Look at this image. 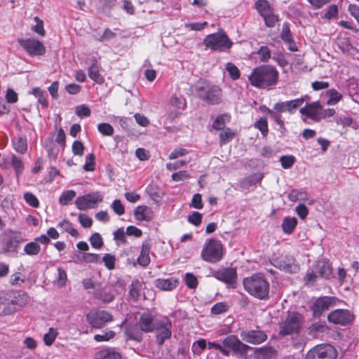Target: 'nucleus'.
Listing matches in <instances>:
<instances>
[{"instance_id":"f257e3e1","label":"nucleus","mask_w":359,"mask_h":359,"mask_svg":"<svg viewBox=\"0 0 359 359\" xmlns=\"http://www.w3.org/2000/svg\"><path fill=\"white\" fill-rule=\"evenodd\" d=\"M279 78L278 71L272 65H261L253 69L248 79L250 84L260 88L275 86Z\"/></svg>"},{"instance_id":"f03ea898","label":"nucleus","mask_w":359,"mask_h":359,"mask_svg":"<svg viewBox=\"0 0 359 359\" xmlns=\"http://www.w3.org/2000/svg\"><path fill=\"white\" fill-rule=\"evenodd\" d=\"M245 290L252 296L259 299L269 297V283L262 273H255L243 280Z\"/></svg>"},{"instance_id":"7ed1b4c3","label":"nucleus","mask_w":359,"mask_h":359,"mask_svg":"<svg viewBox=\"0 0 359 359\" xmlns=\"http://www.w3.org/2000/svg\"><path fill=\"white\" fill-rule=\"evenodd\" d=\"M303 319L302 314L297 312H289L280 323L279 334L287 336L298 333L302 327Z\"/></svg>"},{"instance_id":"20e7f679","label":"nucleus","mask_w":359,"mask_h":359,"mask_svg":"<svg viewBox=\"0 0 359 359\" xmlns=\"http://www.w3.org/2000/svg\"><path fill=\"white\" fill-rule=\"evenodd\" d=\"M203 44L212 50L225 51L231 48L233 43L223 31H220L205 36Z\"/></svg>"},{"instance_id":"39448f33","label":"nucleus","mask_w":359,"mask_h":359,"mask_svg":"<svg viewBox=\"0 0 359 359\" xmlns=\"http://www.w3.org/2000/svg\"><path fill=\"white\" fill-rule=\"evenodd\" d=\"M223 256V246L220 241L209 239L201 252V258L208 262H219Z\"/></svg>"},{"instance_id":"423d86ee","label":"nucleus","mask_w":359,"mask_h":359,"mask_svg":"<svg viewBox=\"0 0 359 359\" xmlns=\"http://www.w3.org/2000/svg\"><path fill=\"white\" fill-rule=\"evenodd\" d=\"M87 323L92 328L102 329L113 320L112 315L104 310L92 309L86 315Z\"/></svg>"},{"instance_id":"0eeeda50","label":"nucleus","mask_w":359,"mask_h":359,"mask_svg":"<svg viewBox=\"0 0 359 359\" xmlns=\"http://www.w3.org/2000/svg\"><path fill=\"white\" fill-rule=\"evenodd\" d=\"M102 201L103 195L100 191H95L79 196L75 201V205L80 210L94 209Z\"/></svg>"},{"instance_id":"6e6552de","label":"nucleus","mask_w":359,"mask_h":359,"mask_svg":"<svg viewBox=\"0 0 359 359\" xmlns=\"http://www.w3.org/2000/svg\"><path fill=\"white\" fill-rule=\"evenodd\" d=\"M167 317L161 316H153L150 313H143L139 319L138 325L140 329L144 332H151L161 327V320Z\"/></svg>"},{"instance_id":"1a4fd4ad","label":"nucleus","mask_w":359,"mask_h":359,"mask_svg":"<svg viewBox=\"0 0 359 359\" xmlns=\"http://www.w3.org/2000/svg\"><path fill=\"white\" fill-rule=\"evenodd\" d=\"M337 352L330 344L317 345L308 351L305 359H335Z\"/></svg>"},{"instance_id":"9d476101","label":"nucleus","mask_w":359,"mask_h":359,"mask_svg":"<svg viewBox=\"0 0 359 359\" xmlns=\"http://www.w3.org/2000/svg\"><path fill=\"white\" fill-rule=\"evenodd\" d=\"M20 46L31 56L43 55L46 48L42 42L34 38L18 39Z\"/></svg>"},{"instance_id":"9b49d317","label":"nucleus","mask_w":359,"mask_h":359,"mask_svg":"<svg viewBox=\"0 0 359 359\" xmlns=\"http://www.w3.org/2000/svg\"><path fill=\"white\" fill-rule=\"evenodd\" d=\"M354 318L353 313L348 309H335L327 316V320L330 323L341 326L352 323Z\"/></svg>"},{"instance_id":"f8f14e48","label":"nucleus","mask_w":359,"mask_h":359,"mask_svg":"<svg viewBox=\"0 0 359 359\" xmlns=\"http://www.w3.org/2000/svg\"><path fill=\"white\" fill-rule=\"evenodd\" d=\"M199 97L211 104H216L222 100V90L217 86L198 87Z\"/></svg>"},{"instance_id":"ddd939ff","label":"nucleus","mask_w":359,"mask_h":359,"mask_svg":"<svg viewBox=\"0 0 359 359\" xmlns=\"http://www.w3.org/2000/svg\"><path fill=\"white\" fill-rule=\"evenodd\" d=\"M9 308H11V314L20 311L29 302L28 294L24 291L18 290L13 292L12 294H8L6 297Z\"/></svg>"},{"instance_id":"4468645a","label":"nucleus","mask_w":359,"mask_h":359,"mask_svg":"<svg viewBox=\"0 0 359 359\" xmlns=\"http://www.w3.org/2000/svg\"><path fill=\"white\" fill-rule=\"evenodd\" d=\"M337 301V298L334 297L324 296L318 298L311 306L313 316L320 317L323 312L334 306Z\"/></svg>"},{"instance_id":"2eb2a0df","label":"nucleus","mask_w":359,"mask_h":359,"mask_svg":"<svg viewBox=\"0 0 359 359\" xmlns=\"http://www.w3.org/2000/svg\"><path fill=\"white\" fill-rule=\"evenodd\" d=\"M272 264L282 271L291 273H297L299 270V266L294 258L290 255L274 259Z\"/></svg>"},{"instance_id":"dca6fc26","label":"nucleus","mask_w":359,"mask_h":359,"mask_svg":"<svg viewBox=\"0 0 359 359\" xmlns=\"http://www.w3.org/2000/svg\"><path fill=\"white\" fill-rule=\"evenodd\" d=\"M322 105L319 101L306 103V105L299 109L302 117L309 118L315 122L320 121V110Z\"/></svg>"},{"instance_id":"f3484780","label":"nucleus","mask_w":359,"mask_h":359,"mask_svg":"<svg viewBox=\"0 0 359 359\" xmlns=\"http://www.w3.org/2000/svg\"><path fill=\"white\" fill-rule=\"evenodd\" d=\"M22 241V238L20 233L10 232L2 241V250L5 252H16Z\"/></svg>"},{"instance_id":"a211bd4d","label":"nucleus","mask_w":359,"mask_h":359,"mask_svg":"<svg viewBox=\"0 0 359 359\" xmlns=\"http://www.w3.org/2000/svg\"><path fill=\"white\" fill-rule=\"evenodd\" d=\"M212 276L227 284H233L236 281L237 272L235 268H223L212 272Z\"/></svg>"},{"instance_id":"6ab92c4d","label":"nucleus","mask_w":359,"mask_h":359,"mask_svg":"<svg viewBox=\"0 0 359 359\" xmlns=\"http://www.w3.org/2000/svg\"><path fill=\"white\" fill-rule=\"evenodd\" d=\"M222 344L225 348H229L241 354L246 353L248 350L252 349V347L241 342L234 335H230L224 339Z\"/></svg>"},{"instance_id":"aec40b11","label":"nucleus","mask_w":359,"mask_h":359,"mask_svg":"<svg viewBox=\"0 0 359 359\" xmlns=\"http://www.w3.org/2000/svg\"><path fill=\"white\" fill-rule=\"evenodd\" d=\"M241 337L243 341L253 344H259L265 341L267 339V335L264 332L261 330L243 332Z\"/></svg>"},{"instance_id":"412c9836","label":"nucleus","mask_w":359,"mask_h":359,"mask_svg":"<svg viewBox=\"0 0 359 359\" xmlns=\"http://www.w3.org/2000/svg\"><path fill=\"white\" fill-rule=\"evenodd\" d=\"M161 327L158 330V332L156 334V341L158 345H162L166 339L170 338L171 336V323L168 318H163L161 320Z\"/></svg>"},{"instance_id":"4be33fe9","label":"nucleus","mask_w":359,"mask_h":359,"mask_svg":"<svg viewBox=\"0 0 359 359\" xmlns=\"http://www.w3.org/2000/svg\"><path fill=\"white\" fill-rule=\"evenodd\" d=\"M100 67L96 58L91 60V65L88 68V75L95 83L102 84L104 82V78L100 74Z\"/></svg>"},{"instance_id":"5701e85b","label":"nucleus","mask_w":359,"mask_h":359,"mask_svg":"<svg viewBox=\"0 0 359 359\" xmlns=\"http://www.w3.org/2000/svg\"><path fill=\"white\" fill-rule=\"evenodd\" d=\"M134 216L137 221H151L154 217V212L147 205H139L134 210Z\"/></svg>"},{"instance_id":"b1692460","label":"nucleus","mask_w":359,"mask_h":359,"mask_svg":"<svg viewBox=\"0 0 359 359\" xmlns=\"http://www.w3.org/2000/svg\"><path fill=\"white\" fill-rule=\"evenodd\" d=\"M314 269L319 277L326 279L330 277L332 271L330 264L325 260L318 261L314 266Z\"/></svg>"},{"instance_id":"393cba45","label":"nucleus","mask_w":359,"mask_h":359,"mask_svg":"<svg viewBox=\"0 0 359 359\" xmlns=\"http://www.w3.org/2000/svg\"><path fill=\"white\" fill-rule=\"evenodd\" d=\"M280 38L287 45L288 49L291 51H297V47L294 43L289 26L287 24L283 25L280 33Z\"/></svg>"},{"instance_id":"a878e982","label":"nucleus","mask_w":359,"mask_h":359,"mask_svg":"<svg viewBox=\"0 0 359 359\" xmlns=\"http://www.w3.org/2000/svg\"><path fill=\"white\" fill-rule=\"evenodd\" d=\"M151 250V244L148 241L142 243L140 255L137 258V263L142 266H147L150 263L149 252Z\"/></svg>"},{"instance_id":"bb28decb","label":"nucleus","mask_w":359,"mask_h":359,"mask_svg":"<svg viewBox=\"0 0 359 359\" xmlns=\"http://www.w3.org/2000/svg\"><path fill=\"white\" fill-rule=\"evenodd\" d=\"M95 359H122V356L114 348L107 347L97 352Z\"/></svg>"},{"instance_id":"cd10ccee","label":"nucleus","mask_w":359,"mask_h":359,"mask_svg":"<svg viewBox=\"0 0 359 359\" xmlns=\"http://www.w3.org/2000/svg\"><path fill=\"white\" fill-rule=\"evenodd\" d=\"M94 297L105 303L111 302L114 299V294L111 292V290L107 287L100 289H95Z\"/></svg>"},{"instance_id":"c85d7f7f","label":"nucleus","mask_w":359,"mask_h":359,"mask_svg":"<svg viewBox=\"0 0 359 359\" xmlns=\"http://www.w3.org/2000/svg\"><path fill=\"white\" fill-rule=\"evenodd\" d=\"M329 329L324 323L317 322L311 324L308 327V333L314 338H318L320 334L328 332Z\"/></svg>"},{"instance_id":"c756f323","label":"nucleus","mask_w":359,"mask_h":359,"mask_svg":"<svg viewBox=\"0 0 359 359\" xmlns=\"http://www.w3.org/2000/svg\"><path fill=\"white\" fill-rule=\"evenodd\" d=\"M177 283V280L173 278H158L155 280V285L162 290H171L176 287Z\"/></svg>"},{"instance_id":"7c9ffc66","label":"nucleus","mask_w":359,"mask_h":359,"mask_svg":"<svg viewBox=\"0 0 359 359\" xmlns=\"http://www.w3.org/2000/svg\"><path fill=\"white\" fill-rule=\"evenodd\" d=\"M259 359H273L276 357L277 351L271 346H263L261 348H255Z\"/></svg>"},{"instance_id":"2f4dec72","label":"nucleus","mask_w":359,"mask_h":359,"mask_svg":"<svg viewBox=\"0 0 359 359\" xmlns=\"http://www.w3.org/2000/svg\"><path fill=\"white\" fill-rule=\"evenodd\" d=\"M325 96L327 97V100L326 101V104L327 105H335L343 98V95L334 88L326 90Z\"/></svg>"},{"instance_id":"473e14b6","label":"nucleus","mask_w":359,"mask_h":359,"mask_svg":"<svg viewBox=\"0 0 359 359\" xmlns=\"http://www.w3.org/2000/svg\"><path fill=\"white\" fill-rule=\"evenodd\" d=\"M124 333L127 339L134 340L140 342L142 339V335L140 331L135 326H126Z\"/></svg>"},{"instance_id":"72a5a7b5","label":"nucleus","mask_w":359,"mask_h":359,"mask_svg":"<svg viewBox=\"0 0 359 359\" xmlns=\"http://www.w3.org/2000/svg\"><path fill=\"white\" fill-rule=\"evenodd\" d=\"M142 288V282L139 279H133L130 285L129 295L135 300L138 299Z\"/></svg>"},{"instance_id":"f704fd0d","label":"nucleus","mask_w":359,"mask_h":359,"mask_svg":"<svg viewBox=\"0 0 359 359\" xmlns=\"http://www.w3.org/2000/svg\"><path fill=\"white\" fill-rule=\"evenodd\" d=\"M32 93L37 98V102L42 107L47 108L48 107V101L47 100V94L44 90L36 87L32 89Z\"/></svg>"},{"instance_id":"c9c22d12","label":"nucleus","mask_w":359,"mask_h":359,"mask_svg":"<svg viewBox=\"0 0 359 359\" xmlns=\"http://www.w3.org/2000/svg\"><path fill=\"white\" fill-rule=\"evenodd\" d=\"M297 224V219L295 217H285L282 223V229L284 233L290 234L292 233Z\"/></svg>"},{"instance_id":"e433bc0d","label":"nucleus","mask_w":359,"mask_h":359,"mask_svg":"<svg viewBox=\"0 0 359 359\" xmlns=\"http://www.w3.org/2000/svg\"><path fill=\"white\" fill-rule=\"evenodd\" d=\"M288 198L292 202L306 201L308 198V195L303 189H292L288 194Z\"/></svg>"},{"instance_id":"4c0bfd02","label":"nucleus","mask_w":359,"mask_h":359,"mask_svg":"<svg viewBox=\"0 0 359 359\" xmlns=\"http://www.w3.org/2000/svg\"><path fill=\"white\" fill-rule=\"evenodd\" d=\"M25 253L29 256L37 255L41 251L39 244L34 240V241L27 243L24 247Z\"/></svg>"},{"instance_id":"58836bf2","label":"nucleus","mask_w":359,"mask_h":359,"mask_svg":"<svg viewBox=\"0 0 359 359\" xmlns=\"http://www.w3.org/2000/svg\"><path fill=\"white\" fill-rule=\"evenodd\" d=\"M58 226L64 229L66 232L69 233L73 237H78V231L73 227L72 224L68 219H63L58 224Z\"/></svg>"},{"instance_id":"ea45409f","label":"nucleus","mask_w":359,"mask_h":359,"mask_svg":"<svg viewBox=\"0 0 359 359\" xmlns=\"http://www.w3.org/2000/svg\"><path fill=\"white\" fill-rule=\"evenodd\" d=\"M305 102V98L302 97L300 98H297L290 101H285V106L287 107V111L292 114L296 109L302 106Z\"/></svg>"},{"instance_id":"a19ab883","label":"nucleus","mask_w":359,"mask_h":359,"mask_svg":"<svg viewBox=\"0 0 359 359\" xmlns=\"http://www.w3.org/2000/svg\"><path fill=\"white\" fill-rule=\"evenodd\" d=\"M76 196V191L74 190H67L63 191L60 198L59 203L62 205H68L72 199Z\"/></svg>"},{"instance_id":"79ce46f5","label":"nucleus","mask_w":359,"mask_h":359,"mask_svg":"<svg viewBox=\"0 0 359 359\" xmlns=\"http://www.w3.org/2000/svg\"><path fill=\"white\" fill-rule=\"evenodd\" d=\"M255 6L257 11L262 16L272 11V8L266 0L257 1L255 3Z\"/></svg>"},{"instance_id":"37998d69","label":"nucleus","mask_w":359,"mask_h":359,"mask_svg":"<svg viewBox=\"0 0 359 359\" xmlns=\"http://www.w3.org/2000/svg\"><path fill=\"white\" fill-rule=\"evenodd\" d=\"M236 135V133L229 128L224 129L223 132L219 134V143L220 144H225L231 141Z\"/></svg>"},{"instance_id":"c03bdc74","label":"nucleus","mask_w":359,"mask_h":359,"mask_svg":"<svg viewBox=\"0 0 359 359\" xmlns=\"http://www.w3.org/2000/svg\"><path fill=\"white\" fill-rule=\"evenodd\" d=\"M13 148L17 152L24 154L27 149L26 139L22 137L15 138L13 140Z\"/></svg>"},{"instance_id":"a18cd8bd","label":"nucleus","mask_w":359,"mask_h":359,"mask_svg":"<svg viewBox=\"0 0 359 359\" xmlns=\"http://www.w3.org/2000/svg\"><path fill=\"white\" fill-rule=\"evenodd\" d=\"M230 119V116L226 114H222L218 116L212 123V127L214 129L220 130L225 128V124L226 121H229Z\"/></svg>"},{"instance_id":"49530a36","label":"nucleus","mask_w":359,"mask_h":359,"mask_svg":"<svg viewBox=\"0 0 359 359\" xmlns=\"http://www.w3.org/2000/svg\"><path fill=\"white\" fill-rule=\"evenodd\" d=\"M58 334V332L57 329L53 327H50L48 332L46 333L43 336V341L46 346H50L53 344L54 341L55 340Z\"/></svg>"},{"instance_id":"de8ad7c7","label":"nucleus","mask_w":359,"mask_h":359,"mask_svg":"<svg viewBox=\"0 0 359 359\" xmlns=\"http://www.w3.org/2000/svg\"><path fill=\"white\" fill-rule=\"evenodd\" d=\"M255 128L258 129L264 137L268 135V123L265 117H261L255 123Z\"/></svg>"},{"instance_id":"09e8293b","label":"nucleus","mask_w":359,"mask_h":359,"mask_svg":"<svg viewBox=\"0 0 359 359\" xmlns=\"http://www.w3.org/2000/svg\"><path fill=\"white\" fill-rule=\"evenodd\" d=\"M11 166L15 169L17 177H18L23 170V164L21 158L15 155L11 156Z\"/></svg>"},{"instance_id":"8fccbe9b","label":"nucleus","mask_w":359,"mask_h":359,"mask_svg":"<svg viewBox=\"0 0 359 359\" xmlns=\"http://www.w3.org/2000/svg\"><path fill=\"white\" fill-rule=\"evenodd\" d=\"M225 69L233 80H237L239 79L241 75L240 70L234 64L231 62L226 63Z\"/></svg>"},{"instance_id":"3c124183","label":"nucleus","mask_w":359,"mask_h":359,"mask_svg":"<svg viewBox=\"0 0 359 359\" xmlns=\"http://www.w3.org/2000/svg\"><path fill=\"white\" fill-rule=\"evenodd\" d=\"M11 308L6 297H0V316L11 315Z\"/></svg>"},{"instance_id":"603ef678","label":"nucleus","mask_w":359,"mask_h":359,"mask_svg":"<svg viewBox=\"0 0 359 359\" xmlns=\"http://www.w3.org/2000/svg\"><path fill=\"white\" fill-rule=\"evenodd\" d=\"M184 282L187 286L190 289H195L198 284L197 278L191 273H187L185 274Z\"/></svg>"},{"instance_id":"864d4df0","label":"nucleus","mask_w":359,"mask_h":359,"mask_svg":"<svg viewBox=\"0 0 359 359\" xmlns=\"http://www.w3.org/2000/svg\"><path fill=\"white\" fill-rule=\"evenodd\" d=\"M67 280V276L66 271L60 267L57 268V275L55 283L61 287L65 285Z\"/></svg>"},{"instance_id":"5fc2aeb1","label":"nucleus","mask_w":359,"mask_h":359,"mask_svg":"<svg viewBox=\"0 0 359 359\" xmlns=\"http://www.w3.org/2000/svg\"><path fill=\"white\" fill-rule=\"evenodd\" d=\"M98 131L104 136H111L114 133L113 127L107 123H101L97 125Z\"/></svg>"},{"instance_id":"6e6d98bb","label":"nucleus","mask_w":359,"mask_h":359,"mask_svg":"<svg viewBox=\"0 0 359 359\" xmlns=\"http://www.w3.org/2000/svg\"><path fill=\"white\" fill-rule=\"evenodd\" d=\"M25 202L33 208H38L39 206V201L36 196L31 192H26L23 196Z\"/></svg>"},{"instance_id":"4d7b16f0","label":"nucleus","mask_w":359,"mask_h":359,"mask_svg":"<svg viewBox=\"0 0 359 359\" xmlns=\"http://www.w3.org/2000/svg\"><path fill=\"white\" fill-rule=\"evenodd\" d=\"M279 161L284 169H289L295 163V158L292 155L282 156Z\"/></svg>"},{"instance_id":"13d9d810","label":"nucleus","mask_w":359,"mask_h":359,"mask_svg":"<svg viewBox=\"0 0 359 359\" xmlns=\"http://www.w3.org/2000/svg\"><path fill=\"white\" fill-rule=\"evenodd\" d=\"M260 62H266L271 58V50L267 46H261L257 51Z\"/></svg>"},{"instance_id":"bf43d9fd","label":"nucleus","mask_w":359,"mask_h":359,"mask_svg":"<svg viewBox=\"0 0 359 359\" xmlns=\"http://www.w3.org/2000/svg\"><path fill=\"white\" fill-rule=\"evenodd\" d=\"M207 25V22H189L184 24V29L188 31H201L203 30Z\"/></svg>"},{"instance_id":"052dcab7","label":"nucleus","mask_w":359,"mask_h":359,"mask_svg":"<svg viewBox=\"0 0 359 359\" xmlns=\"http://www.w3.org/2000/svg\"><path fill=\"white\" fill-rule=\"evenodd\" d=\"M116 335L115 332L109 330L104 332L103 334H97L94 335V340L97 342L107 341L111 339H113Z\"/></svg>"},{"instance_id":"680f3d73","label":"nucleus","mask_w":359,"mask_h":359,"mask_svg":"<svg viewBox=\"0 0 359 359\" xmlns=\"http://www.w3.org/2000/svg\"><path fill=\"white\" fill-rule=\"evenodd\" d=\"M36 25L32 27V30L40 36H45L46 31L43 28V22L38 16L34 18Z\"/></svg>"},{"instance_id":"e2e57ef3","label":"nucleus","mask_w":359,"mask_h":359,"mask_svg":"<svg viewBox=\"0 0 359 359\" xmlns=\"http://www.w3.org/2000/svg\"><path fill=\"white\" fill-rule=\"evenodd\" d=\"M95 155L91 153L86 157V163L83 165V169L86 171H93L95 169Z\"/></svg>"},{"instance_id":"0e129e2a","label":"nucleus","mask_w":359,"mask_h":359,"mask_svg":"<svg viewBox=\"0 0 359 359\" xmlns=\"http://www.w3.org/2000/svg\"><path fill=\"white\" fill-rule=\"evenodd\" d=\"M90 243L93 248L100 249L103 245V240L98 233H94L90 238Z\"/></svg>"},{"instance_id":"69168bd1","label":"nucleus","mask_w":359,"mask_h":359,"mask_svg":"<svg viewBox=\"0 0 359 359\" xmlns=\"http://www.w3.org/2000/svg\"><path fill=\"white\" fill-rule=\"evenodd\" d=\"M265 25L269 27H273L275 26L276 22L278 20L277 15H274L272 11L262 15Z\"/></svg>"},{"instance_id":"338daca9","label":"nucleus","mask_w":359,"mask_h":359,"mask_svg":"<svg viewBox=\"0 0 359 359\" xmlns=\"http://www.w3.org/2000/svg\"><path fill=\"white\" fill-rule=\"evenodd\" d=\"M229 309V306L225 302H218L211 308L212 313L219 315L226 312Z\"/></svg>"},{"instance_id":"774afa93","label":"nucleus","mask_w":359,"mask_h":359,"mask_svg":"<svg viewBox=\"0 0 359 359\" xmlns=\"http://www.w3.org/2000/svg\"><path fill=\"white\" fill-rule=\"evenodd\" d=\"M111 208H112L114 212L119 216H121L125 213L124 205L122 204L121 200H119V199H115L112 202V203L111 205Z\"/></svg>"}]
</instances>
